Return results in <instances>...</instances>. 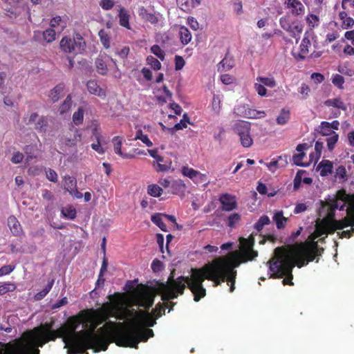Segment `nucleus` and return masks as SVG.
<instances>
[{
  "label": "nucleus",
  "mask_w": 354,
  "mask_h": 354,
  "mask_svg": "<svg viewBox=\"0 0 354 354\" xmlns=\"http://www.w3.org/2000/svg\"><path fill=\"white\" fill-rule=\"evenodd\" d=\"M243 259L241 252H232L228 257H216L201 268H192L190 277L180 276L177 280H173L165 286V297L167 299L177 298L179 295L183 294L187 286L194 295V300L198 302L205 296L206 290L203 286L205 279L213 281L214 287L227 281L230 292H232L235 289L236 277L235 268L241 263L246 262Z\"/></svg>",
  "instance_id": "1"
},
{
  "label": "nucleus",
  "mask_w": 354,
  "mask_h": 354,
  "mask_svg": "<svg viewBox=\"0 0 354 354\" xmlns=\"http://www.w3.org/2000/svg\"><path fill=\"white\" fill-rule=\"evenodd\" d=\"M270 223V220L267 215L261 216L254 225V229L257 230V233L261 232L263 227Z\"/></svg>",
  "instance_id": "28"
},
{
  "label": "nucleus",
  "mask_w": 354,
  "mask_h": 354,
  "mask_svg": "<svg viewBox=\"0 0 354 354\" xmlns=\"http://www.w3.org/2000/svg\"><path fill=\"white\" fill-rule=\"evenodd\" d=\"M53 321L49 323L46 322L40 326L35 328L33 330L36 333H39L41 336L55 337V339H56L59 337V332L61 330H59V328L56 330H53Z\"/></svg>",
  "instance_id": "14"
},
{
  "label": "nucleus",
  "mask_w": 354,
  "mask_h": 354,
  "mask_svg": "<svg viewBox=\"0 0 354 354\" xmlns=\"http://www.w3.org/2000/svg\"><path fill=\"white\" fill-rule=\"evenodd\" d=\"M327 123V122L324 121L321 122V124L319 126L320 131L319 133H321L323 136H331L333 134V132H335L334 131L331 130V129L329 127L325 126L324 124Z\"/></svg>",
  "instance_id": "59"
},
{
  "label": "nucleus",
  "mask_w": 354,
  "mask_h": 354,
  "mask_svg": "<svg viewBox=\"0 0 354 354\" xmlns=\"http://www.w3.org/2000/svg\"><path fill=\"white\" fill-rule=\"evenodd\" d=\"M213 111L218 114L221 109V98L218 95H214L212 102Z\"/></svg>",
  "instance_id": "56"
},
{
  "label": "nucleus",
  "mask_w": 354,
  "mask_h": 354,
  "mask_svg": "<svg viewBox=\"0 0 354 354\" xmlns=\"http://www.w3.org/2000/svg\"><path fill=\"white\" fill-rule=\"evenodd\" d=\"M95 312L113 314V317L119 320H124L128 315L134 313V309L129 310L122 307L118 301H107L102 304V307L95 310Z\"/></svg>",
  "instance_id": "9"
},
{
  "label": "nucleus",
  "mask_w": 354,
  "mask_h": 354,
  "mask_svg": "<svg viewBox=\"0 0 354 354\" xmlns=\"http://www.w3.org/2000/svg\"><path fill=\"white\" fill-rule=\"evenodd\" d=\"M84 120V109L79 107L77 111L73 115V121L75 125L82 124Z\"/></svg>",
  "instance_id": "46"
},
{
  "label": "nucleus",
  "mask_w": 354,
  "mask_h": 354,
  "mask_svg": "<svg viewBox=\"0 0 354 354\" xmlns=\"http://www.w3.org/2000/svg\"><path fill=\"white\" fill-rule=\"evenodd\" d=\"M134 140H140L147 147H151L153 146V142L150 140L148 136L146 134H144L142 131L141 129H138L136 132L135 138H133Z\"/></svg>",
  "instance_id": "33"
},
{
  "label": "nucleus",
  "mask_w": 354,
  "mask_h": 354,
  "mask_svg": "<svg viewBox=\"0 0 354 354\" xmlns=\"http://www.w3.org/2000/svg\"><path fill=\"white\" fill-rule=\"evenodd\" d=\"M48 120L45 116H41L35 123V129L39 132H46Z\"/></svg>",
  "instance_id": "42"
},
{
  "label": "nucleus",
  "mask_w": 354,
  "mask_h": 354,
  "mask_svg": "<svg viewBox=\"0 0 354 354\" xmlns=\"http://www.w3.org/2000/svg\"><path fill=\"white\" fill-rule=\"evenodd\" d=\"M305 153H299L297 154H295L292 156V160L294 163L298 166H305L302 162V160L305 156Z\"/></svg>",
  "instance_id": "63"
},
{
  "label": "nucleus",
  "mask_w": 354,
  "mask_h": 354,
  "mask_svg": "<svg viewBox=\"0 0 354 354\" xmlns=\"http://www.w3.org/2000/svg\"><path fill=\"white\" fill-rule=\"evenodd\" d=\"M297 266L293 258L284 247H278L274 250V257L272 261H270V270L272 272L270 277L282 278L283 285L292 286V269Z\"/></svg>",
  "instance_id": "5"
},
{
  "label": "nucleus",
  "mask_w": 354,
  "mask_h": 354,
  "mask_svg": "<svg viewBox=\"0 0 354 354\" xmlns=\"http://www.w3.org/2000/svg\"><path fill=\"white\" fill-rule=\"evenodd\" d=\"M243 115L248 118H261L266 116V113L264 111L249 109L245 110L244 113H243Z\"/></svg>",
  "instance_id": "36"
},
{
  "label": "nucleus",
  "mask_w": 354,
  "mask_h": 354,
  "mask_svg": "<svg viewBox=\"0 0 354 354\" xmlns=\"http://www.w3.org/2000/svg\"><path fill=\"white\" fill-rule=\"evenodd\" d=\"M61 50L66 53L82 54L86 48V42L82 36L77 33L73 39L64 37L59 43Z\"/></svg>",
  "instance_id": "8"
},
{
  "label": "nucleus",
  "mask_w": 354,
  "mask_h": 354,
  "mask_svg": "<svg viewBox=\"0 0 354 354\" xmlns=\"http://www.w3.org/2000/svg\"><path fill=\"white\" fill-rule=\"evenodd\" d=\"M228 53L226 54L225 57L220 62L218 65V71H228L234 66V60L232 58L227 57Z\"/></svg>",
  "instance_id": "29"
},
{
  "label": "nucleus",
  "mask_w": 354,
  "mask_h": 354,
  "mask_svg": "<svg viewBox=\"0 0 354 354\" xmlns=\"http://www.w3.org/2000/svg\"><path fill=\"white\" fill-rule=\"evenodd\" d=\"M324 104L327 106H333L345 111L346 106L340 98L328 99L325 101Z\"/></svg>",
  "instance_id": "30"
},
{
  "label": "nucleus",
  "mask_w": 354,
  "mask_h": 354,
  "mask_svg": "<svg viewBox=\"0 0 354 354\" xmlns=\"http://www.w3.org/2000/svg\"><path fill=\"white\" fill-rule=\"evenodd\" d=\"M156 293L153 288L147 285H138L131 293L132 305L149 310L154 303Z\"/></svg>",
  "instance_id": "7"
},
{
  "label": "nucleus",
  "mask_w": 354,
  "mask_h": 354,
  "mask_svg": "<svg viewBox=\"0 0 354 354\" xmlns=\"http://www.w3.org/2000/svg\"><path fill=\"white\" fill-rule=\"evenodd\" d=\"M279 24L281 28L286 31L290 30L291 23L289 21L288 17H282L279 19Z\"/></svg>",
  "instance_id": "60"
},
{
  "label": "nucleus",
  "mask_w": 354,
  "mask_h": 354,
  "mask_svg": "<svg viewBox=\"0 0 354 354\" xmlns=\"http://www.w3.org/2000/svg\"><path fill=\"white\" fill-rule=\"evenodd\" d=\"M96 69L98 73L104 75L107 73L108 68L106 62L102 57H99L95 60Z\"/></svg>",
  "instance_id": "34"
},
{
  "label": "nucleus",
  "mask_w": 354,
  "mask_h": 354,
  "mask_svg": "<svg viewBox=\"0 0 354 354\" xmlns=\"http://www.w3.org/2000/svg\"><path fill=\"white\" fill-rule=\"evenodd\" d=\"M345 204H346V203L344 200L334 199L333 201L326 202L323 205V207L331 206L332 210H335L337 209H339L340 210H342V209H344V207H345Z\"/></svg>",
  "instance_id": "39"
},
{
  "label": "nucleus",
  "mask_w": 354,
  "mask_h": 354,
  "mask_svg": "<svg viewBox=\"0 0 354 354\" xmlns=\"http://www.w3.org/2000/svg\"><path fill=\"white\" fill-rule=\"evenodd\" d=\"M8 225L14 236H20L22 234L23 230L21 224L15 216L8 217Z\"/></svg>",
  "instance_id": "20"
},
{
  "label": "nucleus",
  "mask_w": 354,
  "mask_h": 354,
  "mask_svg": "<svg viewBox=\"0 0 354 354\" xmlns=\"http://www.w3.org/2000/svg\"><path fill=\"white\" fill-rule=\"evenodd\" d=\"M15 268V266L13 265H7L3 266L0 268V277L9 274L11 273Z\"/></svg>",
  "instance_id": "62"
},
{
  "label": "nucleus",
  "mask_w": 354,
  "mask_h": 354,
  "mask_svg": "<svg viewBox=\"0 0 354 354\" xmlns=\"http://www.w3.org/2000/svg\"><path fill=\"white\" fill-rule=\"evenodd\" d=\"M234 131L240 138L241 144L244 147H250L253 140L250 135V123L243 120H239L234 124Z\"/></svg>",
  "instance_id": "10"
},
{
  "label": "nucleus",
  "mask_w": 354,
  "mask_h": 354,
  "mask_svg": "<svg viewBox=\"0 0 354 354\" xmlns=\"http://www.w3.org/2000/svg\"><path fill=\"white\" fill-rule=\"evenodd\" d=\"M86 87L88 91L92 95H97L102 99H104L106 96V90L101 88L95 80L88 81Z\"/></svg>",
  "instance_id": "15"
},
{
  "label": "nucleus",
  "mask_w": 354,
  "mask_h": 354,
  "mask_svg": "<svg viewBox=\"0 0 354 354\" xmlns=\"http://www.w3.org/2000/svg\"><path fill=\"white\" fill-rule=\"evenodd\" d=\"M65 88V85L63 83H60L56 85L53 89L50 90L49 93V97L53 102H57L61 96L63 95V92Z\"/></svg>",
  "instance_id": "22"
},
{
  "label": "nucleus",
  "mask_w": 354,
  "mask_h": 354,
  "mask_svg": "<svg viewBox=\"0 0 354 354\" xmlns=\"http://www.w3.org/2000/svg\"><path fill=\"white\" fill-rule=\"evenodd\" d=\"M307 23L311 28L319 26V19L314 14H310L306 17Z\"/></svg>",
  "instance_id": "54"
},
{
  "label": "nucleus",
  "mask_w": 354,
  "mask_h": 354,
  "mask_svg": "<svg viewBox=\"0 0 354 354\" xmlns=\"http://www.w3.org/2000/svg\"><path fill=\"white\" fill-rule=\"evenodd\" d=\"M98 35L103 47L108 49L110 47L111 37L109 34L104 29L99 31Z\"/></svg>",
  "instance_id": "37"
},
{
  "label": "nucleus",
  "mask_w": 354,
  "mask_h": 354,
  "mask_svg": "<svg viewBox=\"0 0 354 354\" xmlns=\"http://www.w3.org/2000/svg\"><path fill=\"white\" fill-rule=\"evenodd\" d=\"M331 221L333 222V227L330 232V234H333L337 230H342L349 226H354L350 216L345 217L342 220H332Z\"/></svg>",
  "instance_id": "19"
},
{
  "label": "nucleus",
  "mask_w": 354,
  "mask_h": 354,
  "mask_svg": "<svg viewBox=\"0 0 354 354\" xmlns=\"http://www.w3.org/2000/svg\"><path fill=\"white\" fill-rule=\"evenodd\" d=\"M122 138L120 136H115L112 142L113 144L114 147V151L116 154L120 156L123 158H134L133 154L123 153L122 151L121 147H122Z\"/></svg>",
  "instance_id": "21"
},
{
  "label": "nucleus",
  "mask_w": 354,
  "mask_h": 354,
  "mask_svg": "<svg viewBox=\"0 0 354 354\" xmlns=\"http://www.w3.org/2000/svg\"><path fill=\"white\" fill-rule=\"evenodd\" d=\"M182 174L186 177H188L192 181L195 180L196 175L198 174V171L187 166H184L181 169Z\"/></svg>",
  "instance_id": "47"
},
{
  "label": "nucleus",
  "mask_w": 354,
  "mask_h": 354,
  "mask_svg": "<svg viewBox=\"0 0 354 354\" xmlns=\"http://www.w3.org/2000/svg\"><path fill=\"white\" fill-rule=\"evenodd\" d=\"M290 112L288 109H282L281 110L279 115L277 118V123L279 125H284L290 120Z\"/></svg>",
  "instance_id": "31"
},
{
  "label": "nucleus",
  "mask_w": 354,
  "mask_h": 354,
  "mask_svg": "<svg viewBox=\"0 0 354 354\" xmlns=\"http://www.w3.org/2000/svg\"><path fill=\"white\" fill-rule=\"evenodd\" d=\"M129 16L127 14V11L124 10V8H121L119 13L120 25L129 29L130 28L129 24Z\"/></svg>",
  "instance_id": "41"
},
{
  "label": "nucleus",
  "mask_w": 354,
  "mask_h": 354,
  "mask_svg": "<svg viewBox=\"0 0 354 354\" xmlns=\"http://www.w3.org/2000/svg\"><path fill=\"white\" fill-rule=\"evenodd\" d=\"M241 216L239 213L230 214L227 218V225L230 228L236 227V225L241 221Z\"/></svg>",
  "instance_id": "35"
},
{
  "label": "nucleus",
  "mask_w": 354,
  "mask_h": 354,
  "mask_svg": "<svg viewBox=\"0 0 354 354\" xmlns=\"http://www.w3.org/2000/svg\"><path fill=\"white\" fill-rule=\"evenodd\" d=\"M147 63L148 65H150L153 70L158 71L161 68L160 62L155 57L151 55H149L147 57Z\"/></svg>",
  "instance_id": "53"
},
{
  "label": "nucleus",
  "mask_w": 354,
  "mask_h": 354,
  "mask_svg": "<svg viewBox=\"0 0 354 354\" xmlns=\"http://www.w3.org/2000/svg\"><path fill=\"white\" fill-rule=\"evenodd\" d=\"M72 105V97L71 95H67L63 103L59 106L60 114L66 113L71 109Z\"/></svg>",
  "instance_id": "45"
},
{
  "label": "nucleus",
  "mask_w": 354,
  "mask_h": 354,
  "mask_svg": "<svg viewBox=\"0 0 354 354\" xmlns=\"http://www.w3.org/2000/svg\"><path fill=\"white\" fill-rule=\"evenodd\" d=\"M290 30H288L291 35L295 36L296 34H300L303 30V26L297 21L291 23Z\"/></svg>",
  "instance_id": "49"
},
{
  "label": "nucleus",
  "mask_w": 354,
  "mask_h": 354,
  "mask_svg": "<svg viewBox=\"0 0 354 354\" xmlns=\"http://www.w3.org/2000/svg\"><path fill=\"white\" fill-rule=\"evenodd\" d=\"M88 311H80L77 315L70 317L64 325L59 328V338L67 348V354H82L86 351L83 335L77 329L80 324L86 327L90 320Z\"/></svg>",
  "instance_id": "4"
},
{
  "label": "nucleus",
  "mask_w": 354,
  "mask_h": 354,
  "mask_svg": "<svg viewBox=\"0 0 354 354\" xmlns=\"http://www.w3.org/2000/svg\"><path fill=\"white\" fill-rule=\"evenodd\" d=\"M99 4L103 10H109L113 8L115 2L113 0H100Z\"/></svg>",
  "instance_id": "58"
},
{
  "label": "nucleus",
  "mask_w": 354,
  "mask_h": 354,
  "mask_svg": "<svg viewBox=\"0 0 354 354\" xmlns=\"http://www.w3.org/2000/svg\"><path fill=\"white\" fill-rule=\"evenodd\" d=\"M315 239L311 234L305 242L288 245V251L295 258L298 268L306 266L314 261L316 257L322 254L324 249L319 248L318 242Z\"/></svg>",
  "instance_id": "6"
},
{
  "label": "nucleus",
  "mask_w": 354,
  "mask_h": 354,
  "mask_svg": "<svg viewBox=\"0 0 354 354\" xmlns=\"http://www.w3.org/2000/svg\"><path fill=\"white\" fill-rule=\"evenodd\" d=\"M254 233H252L248 238H241V243L243 245V248L241 250V255L244 258L243 261H252L258 256V252L253 250L254 245V238L253 236Z\"/></svg>",
  "instance_id": "11"
},
{
  "label": "nucleus",
  "mask_w": 354,
  "mask_h": 354,
  "mask_svg": "<svg viewBox=\"0 0 354 354\" xmlns=\"http://www.w3.org/2000/svg\"><path fill=\"white\" fill-rule=\"evenodd\" d=\"M272 219L276 224L277 228L279 230L283 229L286 227L288 220V218L283 216L282 211L276 212L272 217Z\"/></svg>",
  "instance_id": "23"
},
{
  "label": "nucleus",
  "mask_w": 354,
  "mask_h": 354,
  "mask_svg": "<svg viewBox=\"0 0 354 354\" xmlns=\"http://www.w3.org/2000/svg\"><path fill=\"white\" fill-rule=\"evenodd\" d=\"M162 192V189L158 185L151 184L147 187V193L153 197H159Z\"/></svg>",
  "instance_id": "44"
},
{
  "label": "nucleus",
  "mask_w": 354,
  "mask_h": 354,
  "mask_svg": "<svg viewBox=\"0 0 354 354\" xmlns=\"http://www.w3.org/2000/svg\"><path fill=\"white\" fill-rule=\"evenodd\" d=\"M286 5L288 8L291 9V13L293 15H301L304 13L305 8L299 0H288Z\"/></svg>",
  "instance_id": "18"
},
{
  "label": "nucleus",
  "mask_w": 354,
  "mask_h": 354,
  "mask_svg": "<svg viewBox=\"0 0 354 354\" xmlns=\"http://www.w3.org/2000/svg\"><path fill=\"white\" fill-rule=\"evenodd\" d=\"M162 214H155L151 216V220L155 225H156L158 227H160V229L162 231L167 232V225L163 222V221L162 219Z\"/></svg>",
  "instance_id": "38"
},
{
  "label": "nucleus",
  "mask_w": 354,
  "mask_h": 354,
  "mask_svg": "<svg viewBox=\"0 0 354 354\" xmlns=\"http://www.w3.org/2000/svg\"><path fill=\"white\" fill-rule=\"evenodd\" d=\"M16 289L15 283L11 282H5L0 286V295H3L8 292H12Z\"/></svg>",
  "instance_id": "50"
},
{
  "label": "nucleus",
  "mask_w": 354,
  "mask_h": 354,
  "mask_svg": "<svg viewBox=\"0 0 354 354\" xmlns=\"http://www.w3.org/2000/svg\"><path fill=\"white\" fill-rule=\"evenodd\" d=\"M180 39L183 45L188 44L192 38V34L185 26H180L179 29Z\"/></svg>",
  "instance_id": "25"
},
{
  "label": "nucleus",
  "mask_w": 354,
  "mask_h": 354,
  "mask_svg": "<svg viewBox=\"0 0 354 354\" xmlns=\"http://www.w3.org/2000/svg\"><path fill=\"white\" fill-rule=\"evenodd\" d=\"M185 60L184 59L180 56V55H176L175 56V69L176 71L181 70L183 66H185Z\"/></svg>",
  "instance_id": "64"
},
{
  "label": "nucleus",
  "mask_w": 354,
  "mask_h": 354,
  "mask_svg": "<svg viewBox=\"0 0 354 354\" xmlns=\"http://www.w3.org/2000/svg\"><path fill=\"white\" fill-rule=\"evenodd\" d=\"M90 311L95 315L96 319L101 324L108 320L110 317H113V314L104 313L103 312H95V310L91 308Z\"/></svg>",
  "instance_id": "43"
},
{
  "label": "nucleus",
  "mask_w": 354,
  "mask_h": 354,
  "mask_svg": "<svg viewBox=\"0 0 354 354\" xmlns=\"http://www.w3.org/2000/svg\"><path fill=\"white\" fill-rule=\"evenodd\" d=\"M56 33L52 28H48L43 32V39L47 43H50L55 40Z\"/></svg>",
  "instance_id": "51"
},
{
  "label": "nucleus",
  "mask_w": 354,
  "mask_h": 354,
  "mask_svg": "<svg viewBox=\"0 0 354 354\" xmlns=\"http://www.w3.org/2000/svg\"><path fill=\"white\" fill-rule=\"evenodd\" d=\"M46 178L48 180L53 183H57L58 179V176L56 171L52 169H48L46 171Z\"/></svg>",
  "instance_id": "61"
},
{
  "label": "nucleus",
  "mask_w": 354,
  "mask_h": 354,
  "mask_svg": "<svg viewBox=\"0 0 354 354\" xmlns=\"http://www.w3.org/2000/svg\"><path fill=\"white\" fill-rule=\"evenodd\" d=\"M84 311H88L87 315L90 317L88 325L86 327L88 328V329L80 330V333L83 335L86 350L92 348L95 349V351H105L111 342L116 344L115 338L111 333L113 328L117 330H128V328L124 326L123 323H115L109 321L105 325L98 329L97 334L95 333V330L100 323L96 319V317L94 316L95 315L90 311V309L85 310Z\"/></svg>",
  "instance_id": "3"
},
{
  "label": "nucleus",
  "mask_w": 354,
  "mask_h": 354,
  "mask_svg": "<svg viewBox=\"0 0 354 354\" xmlns=\"http://www.w3.org/2000/svg\"><path fill=\"white\" fill-rule=\"evenodd\" d=\"M151 52L157 56L162 61L165 59V53L158 45H153L151 47Z\"/></svg>",
  "instance_id": "55"
},
{
  "label": "nucleus",
  "mask_w": 354,
  "mask_h": 354,
  "mask_svg": "<svg viewBox=\"0 0 354 354\" xmlns=\"http://www.w3.org/2000/svg\"><path fill=\"white\" fill-rule=\"evenodd\" d=\"M311 46V42L308 37H304L300 44V52L299 56L301 59H304L306 55L309 53V48Z\"/></svg>",
  "instance_id": "27"
},
{
  "label": "nucleus",
  "mask_w": 354,
  "mask_h": 354,
  "mask_svg": "<svg viewBox=\"0 0 354 354\" xmlns=\"http://www.w3.org/2000/svg\"><path fill=\"white\" fill-rule=\"evenodd\" d=\"M318 168L320 169V175L322 176H326L328 174L332 173L333 166L330 160H324L319 164Z\"/></svg>",
  "instance_id": "24"
},
{
  "label": "nucleus",
  "mask_w": 354,
  "mask_h": 354,
  "mask_svg": "<svg viewBox=\"0 0 354 354\" xmlns=\"http://www.w3.org/2000/svg\"><path fill=\"white\" fill-rule=\"evenodd\" d=\"M338 139L339 136L335 132H333V134L331 136H329V137L326 138V141L327 142V147L328 150H333L336 143L338 141Z\"/></svg>",
  "instance_id": "48"
},
{
  "label": "nucleus",
  "mask_w": 354,
  "mask_h": 354,
  "mask_svg": "<svg viewBox=\"0 0 354 354\" xmlns=\"http://www.w3.org/2000/svg\"><path fill=\"white\" fill-rule=\"evenodd\" d=\"M218 201L221 208L224 212H232L237 208L236 197L232 194L225 193L219 196Z\"/></svg>",
  "instance_id": "13"
},
{
  "label": "nucleus",
  "mask_w": 354,
  "mask_h": 354,
  "mask_svg": "<svg viewBox=\"0 0 354 354\" xmlns=\"http://www.w3.org/2000/svg\"><path fill=\"white\" fill-rule=\"evenodd\" d=\"M333 222L327 218L318 219L316 222L315 230L312 233L314 239H317L321 236L330 234L333 229Z\"/></svg>",
  "instance_id": "12"
},
{
  "label": "nucleus",
  "mask_w": 354,
  "mask_h": 354,
  "mask_svg": "<svg viewBox=\"0 0 354 354\" xmlns=\"http://www.w3.org/2000/svg\"><path fill=\"white\" fill-rule=\"evenodd\" d=\"M149 155L156 160V165H154L155 169L157 171H165L168 170L170 167V164H160V162H163V157L158 155V149H148L147 150Z\"/></svg>",
  "instance_id": "16"
},
{
  "label": "nucleus",
  "mask_w": 354,
  "mask_h": 354,
  "mask_svg": "<svg viewBox=\"0 0 354 354\" xmlns=\"http://www.w3.org/2000/svg\"><path fill=\"white\" fill-rule=\"evenodd\" d=\"M62 214L64 218L73 220L76 217L77 212L73 207L68 206L62 208Z\"/></svg>",
  "instance_id": "40"
},
{
  "label": "nucleus",
  "mask_w": 354,
  "mask_h": 354,
  "mask_svg": "<svg viewBox=\"0 0 354 354\" xmlns=\"http://www.w3.org/2000/svg\"><path fill=\"white\" fill-rule=\"evenodd\" d=\"M332 82L335 86H337L339 88H343L344 78L341 75L335 74L333 75Z\"/></svg>",
  "instance_id": "57"
},
{
  "label": "nucleus",
  "mask_w": 354,
  "mask_h": 354,
  "mask_svg": "<svg viewBox=\"0 0 354 354\" xmlns=\"http://www.w3.org/2000/svg\"><path fill=\"white\" fill-rule=\"evenodd\" d=\"M77 186V181L74 177L72 176H65L64 177V189L68 192L70 194H72L73 190Z\"/></svg>",
  "instance_id": "32"
},
{
  "label": "nucleus",
  "mask_w": 354,
  "mask_h": 354,
  "mask_svg": "<svg viewBox=\"0 0 354 354\" xmlns=\"http://www.w3.org/2000/svg\"><path fill=\"white\" fill-rule=\"evenodd\" d=\"M185 190L186 185L184 182L180 179H178L171 182V188L168 190V192L183 197L185 195Z\"/></svg>",
  "instance_id": "17"
},
{
  "label": "nucleus",
  "mask_w": 354,
  "mask_h": 354,
  "mask_svg": "<svg viewBox=\"0 0 354 354\" xmlns=\"http://www.w3.org/2000/svg\"><path fill=\"white\" fill-rule=\"evenodd\" d=\"M173 280L175 281L174 277L170 275L167 282L162 283L160 286L162 292V300L165 302L164 305L161 303L157 304L151 313L146 310H134L135 317L131 320V326L128 330L114 328L112 330L111 333L115 338L116 345L137 348L139 342H147L149 337H153V330L146 327H152L156 324V319L160 317L165 313V307L169 308V310H171L176 304L174 302H167L171 299L165 297L166 293L165 286L169 284Z\"/></svg>",
  "instance_id": "2"
},
{
  "label": "nucleus",
  "mask_w": 354,
  "mask_h": 354,
  "mask_svg": "<svg viewBox=\"0 0 354 354\" xmlns=\"http://www.w3.org/2000/svg\"><path fill=\"white\" fill-rule=\"evenodd\" d=\"M257 81L261 83L263 86L273 88L276 86V82L273 77H258Z\"/></svg>",
  "instance_id": "52"
},
{
  "label": "nucleus",
  "mask_w": 354,
  "mask_h": 354,
  "mask_svg": "<svg viewBox=\"0 0 354 354\" xmlns=\"http://www.w3.org/2000/svg\"><path fill=\"white\" fill-rule=\"evenodd\" d=\"M339 17L342 21V27L344 29L351 28L354 25V19L348 16L345 11H342L339 13Z\"/></svg>",
  "instance_id": "26"
}]
</instances>
